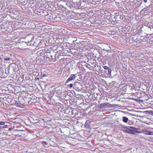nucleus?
<instances>
[{
	"instance_id": "17",
	"label": "nucleus",
	"mask_w": 153,
	"mask_h": 153,
	"mask_svg": "<svg viewBox=\"0 0 153 153\" xmlns=\"http://www.w3.org/2000/svg\"><path fill=\"white\" fill-rule=\"evenodd\" d=\"M68 86L69 87V88H72V87H73V86H74V84H70V85H68Z\"/></svg>"
},
{
	"instance_id": "6",
	"label": "nucleus",
	"mask_w": 153,
	"mask_h": 153,
	"mask_svg": "<svg viewBox=\"0 0 153 153\" xmlns=\"http://www.w3.org/2000/svg\"><path fill=\"white\" fill-rule=\"evenodd\" d=\"M144 133L147 135H153V132L147 130L144 131Z\"/></svg>"
},
{
	"instance_id": "1",
	"label": "nucleus",
	"mask_w": 153,
	"mask_h": 153,
	"mask_svg": "<svg viewBox=\"0 0 153 153\" xmlns=\"http://www.w3.org/2000/svg\"><path fill=\"white\" fill-rule=\"evenodd\" d=\"M82 84L78 82H75L74 84L73 88L76 91H79L82 89Z\"/></svg>"
},
{
	"instance_id": "21",
	"label": "nucleus",
	"mask_w": 153,
	"mask_h": 153,
	"mask_svg": "<svg viewBox=\"0 0 153 153\" xmlns=\"http://www.w3.org/2000/svg\"><path fill=\"white\" fill-rule=\"evenodd\" d=\"M103 67L105 69H109L108 67L106 66H104Z\"/></svg>"
},
{
	"instance_id": "25",
	"label": "nucleus",
	"mask_w": 153,
	"mask_h": 153,
	"mask_svg": "<svg viewBox=\"0 0 153 153\" xmlns=\"http://www.w3.org/2000/svg\"><path fill=\"white\" fill-rule=\"evenodd\" d=\"M51 60H52V59H53V56H52V55H51Z\"/></svg>"
},
{
	"instance_id": "32",
	"label": "nucleus",
	"mask_w": 153,
	"mask_h": 153,
	"mask_svg": "<svg viewBox=\"0 0 153 153\" xmlns=\"http://www.w3.org/2000/svg\"><path fill=\"white\" fill-rule=\"evenodd\" d=\"M87 68H88V66L87 67Z\"/></svg>"
},
{
	"instance_id": "29",
	"label": "nucleus",
	"mask_w": 153,
	"mask_h": 153,
	"mask_svg": "<svg viewBox=\"0 0 153 153\" xmlns=\"http://www.w3.org/2000/svg\"><path fill=\"white\" fill-rule=\"evenodd\" d=\"M143 37H142V36L141 37H140V38H140V39H142V38Z\"/></svg>"
},
{
	"instance_id": "11",
	"label": "nucleus",
	"mask_w": 153,
	"mask_h": 153,
	"mask_svg": "<svg viewBox=\"0 0 153 153\" xmlns=\"http://www.w3.org/2000/svg\"><path fill=\"white\" fill-rule=\"evenodd\" d=\"M109 56L108 54L102 57V59L105 60H108L109 59Z\"/></svg>"
},
{
	"instance_id": "9",
	"label": "nucleus",
	"mask_w": 153,
	"mask_h": 153,
	"mask_svg": "<svg viewBox=\"0 0 153 153\" xmlns=\"http://www.w3.org/2000/svg\"><path fill=\"white\" fill-rule=\"evenodd\" d=\"M121 17V15H118L114 16V18L115 19L116 21H118L120 20L119 19H120Z\"/></svg>"
},
{
	"instance_id": "19",
	"label": "nucleus",
	"mask_w": 153,
	"mask_h": 153,
	"mask_svg": "<svg viewBox=\"0 0 153 153\" xmlns=\"http://www.w3.org/2000/svg\"><path fill=\"white\" fill-rule=\"evenodd\" d=\"M4 59L5 61H8L10 59V58H4Z\"/></svg>"
},
{
	"instance_id": "28",
	"label": "nucleus",
	"mask_w": 153,
	"mask_h": 153,
	"mask_svg": "<svg viewBox=\"0 0 153 153\" xmlns=\"http://www.w3.org/2000/svg\"><path fill=\"white\" fill-rule=\"evenodd\" d=\"M151 112V111H146V112Z\"/></svg>"
},
{
	"instance_id": "30",
	"label": "nucleus",
	"mask_w": 153,
	"mask_h": 153,
	"mask_svg": "<svg viewBox=\"0 0 153 153\" xmlns=\"http://www.w3.org/2000/svg\"><path fill=\"white\" fill-rule=\"evenodd\" d=\"M52 61L55 62V60H52Z\"/></svg>"
},
{
	"instance_id": "2",
	"label": "nucleus",
	"mask_w": 153,
	"mask_h": 153,
	"mask_svg": "<svg viewBox=\"0 0 153 153\" xmlns=\"http://www.w3.org/2000/svg\"><path fill=\"white\" fill-rule=\"evenodd\" d=\"M129 127L131 128H129L127 127H126V130H125L126 132H127L129 133L134 134L133 132H135L137 133H138L139 132L137 130L138 129L133 127Z\"/></svg>"
},
{
	"instance_id": "7",
	"label": "nucleus",
	"mask_w": 153,
	"mask_h": 153,
	"mask_svg": "<svg viewBox=\"0 0 153 153\" xmlns=\"http://www.w3.org/2000/svg\"><path fill=\"white\" fill-rule=\"evenodd\" d=\"M11 97H8L7 98L5 97L4 98V99L5 100L7 101L8 102H12V100L11 99Z\"/></svg>"
},
{
	"instance_id": "5",
	"label": "nucleus",
	"mask_w": 153,
	"mask_h": 153,
	"mask_svg": "<svg viewBox=\"0 0 153 153\" xmlns=\"http://www.w3.org/2000/svg\"><path fill=\"white\" fill-rule=\"evenodd\" d=\"M44 41L40 40H39V42L38 45H37L38 47H43L44 44L43 43Z\"/></svg>"
},
{
	"instance_id": "23",
	"label": "nucleus",
	"mask_w": 153,
	"mask_h": 153,
	"mask_svg": "<svg viewBox=\"0 0 153 153\" xmlns=\"http://www.w3.org/2000/svg\"><path fill=\"white\" fill-rule=\"evenodd\" d=\"M42 143L43 145H46L47 144V143L45 141H42Z\"/></svg>"
},
{
	"instance_id": "16",
	"label": "nucleus",
	"mask_w": 153,
	"mask_h": 153,
	"mask_svg": "<svg viewBox=\"0 0 153 153\" xmlns=\"http://www.w3.org/2000/svg\"><path fill=\"white\" fill-rule=\"evenodd\" d=\"M108 74H109V75H110L111 76V70L110 68H109L108 69Z\"/></svg>"
},
{
	"instance_id": "27",
	"label": "nucleus",
	"mask_w": 153,
	"mask_h": 153,
	"mask_svg": "<svg viewBox=\"0 0 153 153\" xmlns=\"http://www.w3.org/2000/svg\"><path fill=\"white\" fill-rule=\"evenodd\" d=\"M2 128V126H0V129H1Z\"/></svg>"
},
{
	"instance_id": "12",
	"label": "nucleus",
	"mask_w": 153,
	"mask_h": 153,
	"mask_svg": "<svg viewBox=\"0 0 153 153\" xmlns=\"http://www.w3.org/2000/svg\"><path fill=\"white\" fill-rule=\"evenodd\" d=\"M90 125V122L89 121H86L85 124V127L86 128H88L89 126Z\"/></svg>"
},
{
	"instance_id": "14",
	"label": "nucleus",
	"mask_w": 153,
	"mask_h": 153,
	"mask_svg": "<svg viewBox=\"0 0 153 153\" xmlns=\"http://www.w3.org/2000/svg\"><path fill=\"white\" fill-rule=\"evenodd\" d=\"M105 47H106V48H107V50L108 51L110 50L111 49V47L110 46V45H109L106 44V45Z\"/></svg>"
},
{
	"instance_id": "3",
	"label": "nucleus",
	"mask_w": 153,
	"mask_h": 153,
	"mask_svg": "<svg viewBox=\"0 0 153 153\" xmlns=\"http://www.w3.org/2000/svg\"><path fill=\"white\" fill-rule=\"evenodd\" d=\"M15 68L13 67V66H9L7 69L8 73L9 74L11 73L13 74H15Z\"/></svg>"
},
{
	"instance_id": "8",
	"label": "nucleus",
	"mask_w": 153,
	"mask_h": 153,
	"mask_svg": "<svg viewBox=\"0 0 153 153\" xmlns=\"http://www.w3.org/2000/svg\"><path fill=\"white\" fill-rule=\"evenodd\" d=\"M39 42V40L36 39L35 41L32 44V46H36V47H38L37 45H38V43Z\"/></svg>"
},
{
	"instance_id": "20",
	"label": "nucleus",
	"mask_w": 153,
	"mask_h": 153,
	"mask_svg": "<svg viewBox=\"0 0 153 153\" xmlns=\"http://www.w3.org/2000/svg\"><path fill=\"white\" fill-rule=\"evenodd\" d=\"M5 123L3 121H0V125H4Z\"/></svg>"
},
{
	"instance_id": "10",
	"label": "nucleus",
	"mask_w": 153,
	"mask_h": 153,
	"mask_svg": "<svg viewBox=\"0 0 153 153\" xmlns=\"http://www.w3.org/2000/svg\"><path fill=\"white\" fill-rule=\"evenodd\" d=\"M106 106V103H101L99 105V107L101 108H104Z\"/></svg>"
},
{
	"instance_id": "15",
	"label": "nucleus",
	"mask_w": 153,
	"mask_h": 153,
	"mask_svg": "<svg viewBox=\"0 0 153 153\" xmlns=\"http://www.w3.org/2000/svg\"><path fill=\"white\" fill-rule=\"evenodd\" d=\"M64 103L66 105H68V103L70 104V101L69 100H64Z\"/></svg>"
},
{
	"instance_id": "26",
	"label": "nucleus",
	"mask_w": 153,
	"mask_h": 153,
	"mask_svg": "<svg viewBox=\"0 0 153 153\" xmlns=\"http://www.w3.org/2000/svg\"><path fill=\"white\" fill-rule=\"evenodd\" d=\"M143 1L145 2V3H146L147 2V0H143Z\"/></svg>"
},
{
	"instance_id": "4",
	"label": "nucleus",
	"mask_w": 153,
	"mask_h": 153,
	"mask_svg": "<svg viewBox=\"0 0 153 153\" xmlns=\"http://www.w3.org/2000/svg\"><path fill=\"white\" fill-rule=\"evenodd\" d=\"M76 74H72L68 79L66 82V83L74 80L76 77Z\"/></svg>"
},
{
	"instance_id": "24",
	"label": "nucleus",
	"mask_w": 153,
	"mask_h": 153,
	"mask_svg": "<svg viewBox=\"0 0 153 153\" xmlns=\"http://www.w3.org/2000/svg\"><path fill=\"white\" fill-rule=\"evenodd\" d=\"M46 76H47V75H46V74H42V77H44Z\"/></svg>"
},
{
	"instance_id": "13",
	"label": "nucleus",
	"mask_w": 153,
	"mask_h": 153,
	"mask_svg": "<svg viewBox=\"0 0 153 153\" xmlns=\"http://www.w3.org/2000/svg\"><path fill=\"white\" fill-rule=\"evenodd\" d=\"M128 120V119L126 117H123V121L125 123H127Z\"/></svg>"
},
{
	"instance_id": "22",
	"label": "nucleus",
	"mask_w": 153,
	"mask_h": 153,
	"mask_svg": "<svg viewBox=\"0 0 153 153\" xmlns=\"http://www.w3.org/2000/svg\"><path fill=\"white\" fill-rule=\"evenodd\" d=\"M31 43H32V42L30 41L28 43L27 45H31Z\"/></svg>"
},
{
	"instance_id": "18",
	"label": "nucleus",
	"mask_w": 153,
	"mask_h": 153,
	"mask_svg": "<svg viewBox=\"0 0 153 153\" xmlns=\"http://www.w3.org/2000/svg\"><path fill=\"white\" fill-rule=\"evenodd\" d=\"M112 105L110 104L109 103H106V106H108L109 107H112V106H111Z\"/></svg>"
},
{
	"instance_id": "31",
	"label": "nucleus",
	"mask_w": 153,
	"mask_h": 153,
	"mask_svg": "<svg viewBox=\"0 0 153 153\" xmlns=\"http://www.w3.org/2000/svg\"><path fill=\"white\" fill-rule=\"evenodd\" d=\"M87 68H88V66L87 67Z\"/></svg>"
}]
</instances>
